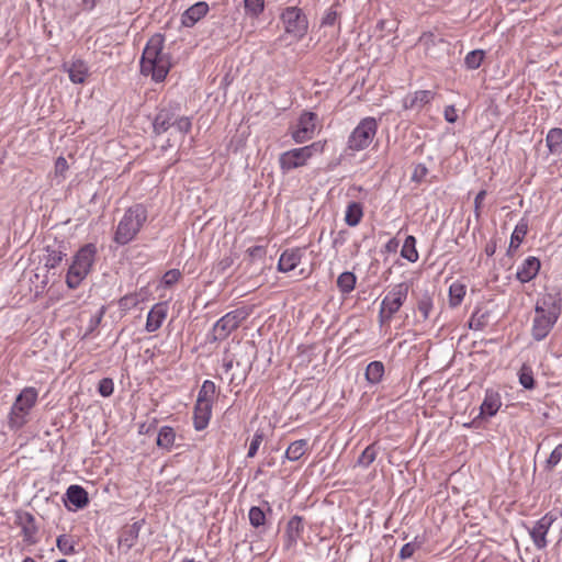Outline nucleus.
<instances>
[{"instance_id":"1","label":"nucleus","mask_w":562,"mask_h":562,"mask_svg":"<svg viewBox=\"0 0 562 562\" xmlns=\"http://www.w3.org/2000/svg\"><path fill=\"white\" fill-rule=\"evenodd\" d=\"M164 43V35L154 34L148 40L140 58V72L151 76L156 82L164 81L171 67L169 55L162 52Z\"/></svg>"},{"instance_id":"2","label":"nucleus","mask_w":562,"mask_h":562,"mask_svg":"<svg viewBox=\"0 0 562 562\" xmlns=\"http://www.w3.org/2000/svg\"><path fill=\"white\" fill-rule=\"evenodd\" d=\"M531 335L535 340L541 341L549 335L561 314V297L546 295L537 302Z\"/></svg>"},{"instance_id":"3","label":"nucleus","mask_w":562,"mask_h":562,"mask_svg":"<svg viewBox=\"0 0 562 562\" xmlns=\"http://www.w3.org/2000/svg\"><path fill=\"white\" fill-rule=\"evenodd\" d=\"M148 212L145 205L137 203L130 206L120 220L113 241L119 246H125L135 239L144 224L147 222Z\"/></svg>"},{"instance_id":"4","label":"nucleus","mask_w":562,"mask_h":562,"mask_svg":"<svg viewBox=\"0 0 562 562\" xmlns=\"http://www.w3.org/2000/svg\"><path fill=\"white\" fill-rule=\"evenodd\" d=\"M97 247L94 244L82 246L75 255L66 274V284L69 289H77L91 271L95 260Z\"/></svg>"},{"instance_id":"5","label":"nucleus","mask_w":562,"mask_h":562,"mask_svg":"<svg viewBox=\"0 0 562 562\" xmlns=\"http://www.w3.org/2000/svg\"><path fill=\"white\" fill-rule=\"evenodd\" d=\"M37 396L38 392L33 386L24 387L21 391L8 416V426L10 429L19 430L29 422V415L37 402Z\"/></svg>"},{"instance_id":"6","label":"nucleus","mask_w":562,"mask_h":562,"mask_svg":"<svg viewBox=\"0 0 562 562\" xmlns=\"http://www.w3.org/2000/svg\"><path fill=\"white\" fill-rule=\"evenodd\" d=\"M409 284L401 282L393 285L382 299L379 311V323L381 326L390 324L394 315L400 311L407 300Z\"/></svg>"},{"instance_id":"7","label":"nucleus","mask_w":562,"mask_h":562,"mask_svg":"<svg viewBox=\"0 0 562 562\" xmlns=\"http://www.w3.org/2000/svg\"><path fill=\"white\" fill-rule=\"evenodd\" d=\"M325 142H314L307 146L293 148L282 153L279 157L280 168L283 172L303 167L316 154L324 151Z\"/></svg>"},{"instance_id":"8","label":"nucleus","mask_w":562,"mask_h":562,"mask_svg":"<svg viewBox=\"0 0 562 562\" xmlns=\"http://www.w3.org/2000/svg\"><path fill=\"white\" fill-rule=\"evenodd\" d=\"M280 19L284 27V35L280 36L279 41H283L286 36H290L293 41L299 42L306 35L308 20L300 8H285Z\"/></svg>"},{"instance_id":"9","label":"nucleus","mask_w":562,"mask_h":562,"mask_svg":"<svg viewBox=\"0 0 562 562\" xmlns=\"http://www.w3.org/2000/svg\"><path fill=\"white\" fill-rule=\"evenodd\" d=\"M251 312V307L241 306L222 316L213 326L212 340L221 341L226 339L232 331L237 329L250 316Z\"/></svg>"},{"instance_id":"10","label":"nucleus","mask_w":562,"mask_h":562,"mask_svg":"<svg viewBox=\"0 0 562 562\" xmlns=\"http://www.w3.org/2000/svg\"><path fill=\"white\" fill-rule=\"evenodd\" d=\"M378 121L372 116L362 119L348 137V148L361 151L370 146L378 132Z\"/></svg>"},{"instance_id":"11","label":"nucleus","mask_w":562,"mask_h":562,"mask_svg":"<svg viewBox=\"0 0 562 562\" xmlns=\"http://www.w3.org/2000/svg\"><path fill=\"white\" fill-rule=\"evenodd\" d=\"M317 115L314 112H303L296 123L291 136L296 144H303L313 138L316 127Z\"/></svg>"},{"instance_id":"12","label":"nucleus","mask_w":562,"mask_h":562,"mask_svg":"<svg viewBox=\"0 0 562 562\" xmlns=\"http://www.w3.org/2000/svg\"><path fill=\"white\" fill-rule=\"evenodd\" d=\"M557 520V515L552 512L547 513L539 520H537L533 527L529 530V535L535 547L539 550L544 549L548 546L547 533L553 522Z\"/></svg>"},{"instance_id":"13","label":"nucleus","mask_w":562,"mask_h":562,"mask_svg":"<svg viewBox=\"0 0 562 562\" xmlns=\"http://www.w3.org/2000/svg\"><path fill=\"white\" fill-rule=\"evenodd\" d=\"M145 524L144 519L137 520L132 525L124 526L119 535V547L124 549L125 552L131 550L138 540L139 532Z\"/></svg>"},{"instance_id":"14","label":"nucleus","mask_w":562,"mask_h":562,"mask_svg":"<svg viewBox=\"0 0 562 562\" xmlns=\"http://www.w3.org/2000/svg\"><path fill=\"white\" fill-rule=\"evenodd\" d=\"M435 97L436 92L431 90L415 91L403 99V108L405 110H420L423 106L430 103Z\"/></svg>"},{"instance_id":"15","label":"nucleus","mask_w":562,"mask_h":562,"mask_svg":"<svg viewBox=\"0 0 562 562\" xmlns=\"http://www.w3.org/2000/svg\"><path fill=\"white\" fill-rule=\"evenodd\" d=\"M209 12V4L204 1H199L188 8L181 15V24L186 27H192Z\"/></svg>"},{"instance_id":"16","label":"nucleus","mask_w":562,"mask_h":562,"mask_svg":"<svg viewBox=\"0 0 562 562\" xmlns=\"http://www.w3.org/2000/svg\"><path fill=\"white\" fill-rule=\"evenodd\" d=\"M176 111L171 108H162L156 114L153 121V132L155 135H161L173 126Z\"/></svg>"},{"instance_id":"17","label":"nucleus","mask_w":562,"mask_h":562,"mask_svg":"<svg viewBox=\"0 0 562 562\" xmlns=\"http://www.w3.org/2000/svg\"><path fill=\"white\" fill-rule=\"evenodd\" d=\"M65 504H70L74 509H82L89 504V496L87 491L80 485H70L65 494Z\"/></svg>"},{"instance_id":"18","label":"nucleus","mask_w":562,"mask_h":562,"mask_svg":"<svg viewBox=\"0 0 562 562\" xmlns=\"http://www.w3.org/2000/svg\"><path fill=\"white\" fill-rule=\"evenodd\" d=\"M167 305L166 303H157L155 304L151 310L148 312L145 329L148 333H154L158 330L162 322L165 321L167 316Z\"/></svg>"},{"instance_id":"19","label":"nucleus","mask_w":562,"mask_h":562,"mask_svg":"<svg viewBox=\"0 0 562 562\" xmlns=\"http://www.w3.org/2000/svg\"><path fill=\"white\" fill-rule=\"evenodd\" d=\"M541 263L537 257L530 256L524 260L521 266L517 269L516 278L521 283L531 281L538 274Z\"/></svg>"},{"instance_id":"20","label":"nucleus","mask_w":562,"mask_h":562,"mask_svg":"<svg viewBox=\"0 0 562 562\" xmlns=\"http://www.w3.org/2000/svg\"><path fill=\"white\" fill-rule=\"evenodd\" d=\"M18 520H19L18 524L22 528V536H23L24 542H26L29 544L36 543V541H37L36 533H37L38 529L35 524L34 516L32 514L25 512L18 516Z\"/></svg>"},{"instance_id":"21","label":"nucleus","mask_w":562,"mask_h":562,"mask_svg":"<svg viewBox=\"0 0 562 562\" xmlns=\"http://www.w3.org/2000/svg\"><path fill=\"white\" fill-rule=\"evenodd\" d=\"M303 252L300 248L284 250L278 262V270L281 272H290L294 270L301 262Z\"/></svg>"},{"instance_id":"22","label":"nucleus","mask_w":562,"mask_h":562,"mask_svg":"<svg viewBox=\"0 0 562 562\" xmlns=\"http://www.w3.org/2000/svg\"><path fill=\"white\" fill-rule=\"evenodd\" d=\"M304 530L303 519L301 516H293L286 525L285 528V543L284 547L286 549L292 548L296 544L297 540L301 538L302 532Z\"/></svg>"},{"instance_id":"23","label":"nucleus","mask_w":562,"mask_h":562,"mask_svg":"<svg viewBox=\"0 0 562 562\" xmlns=\"http://www.w3.org/2000/svg\"><path fill=\"white\" fill-rule=\"evenodd\" d=\"M501 406L502 400L499 393L493 390H486L484 400L480 407V415L492 417L498 412Z\"/></svg>"},{"instance_id":"24","label":"nucleus","mask_w":562,"mask_h":562,"mask_svg":"<svg viewBox=\"0 0 562 562\" xmlns=\"http://www.w3.org/2000/svg\"><path fill=\"white\" fill-rule=\"evenodd\" d=\"M64 68L74 83H83L89 72V67L82 59L74 60L68 66L65 64Z\"/></svg>"},{"instance_id":"25","label":"nucleus","mask_w":562,"mask_h":562,"mask_svg":"<svg viewBox=\"0 0 562 562\" xmlns=\"http://www.w3.org/2000/svg\"><path fill=\"white\" fill-rule=\"evenodd\" d=\"M211 404L195 403L193 413V425L195 430L201 431L209 425L212 415Z\"/></svg>"},{"instance_id":"26","label":"nucleus","mask_w":562,"mask_h":562,"mask_svg":"<svg viewBox=\"0 0 562 562\" xmlns=\"http://www.w3.org/2000/svg\"><path fill=\"white\" fill-rule=\"evenodd\" d=\"M65 246L61 244L47 245L45 247V267L47 269H55L60 265L66 257Z\"/></svg>"},{"instance_id":"27","label":"nucleus","mask_w":562,"mask_h":562,"mask_svg":"<svg viewBox=\"0 0 562 562\" xmlns=\"http://www.w3.org/2000/svg\"><path fill=\"white\" fill-rule=\"evenodd\" d=\"M249 524L258 530V533L265 532L267 529L266 512L260 506H252L248 513Z\"/></svg>"},{"instance_id":"28","label":"nucleus","mask_w":562,"mask_h":562,"mask_svg":"<svg viewBox=\"0 0 562 562\" xmlns=\"http://www.w3.org/2000/svg\"><path fill=\"white\" fill-rule=\"evenodd\" d=\"M527 233H528V223H527V221H525L522 218L516 225V227H515V229H514V232L512 234L509 247H508V250H507L508 255H512V251L516 250L520 246V244L524 240V238L527 235Z\"/></svg>"},{"instance_id":"29","label":"nucleus","mask_w":562,"mask_h":562,"mask_svg":"<svg viewBox=\"0 0 562 562\" xmlns=\"http://www.w3.org/2000/svg\"><path fill=\"white\" fill-rule=\"evenodd\" d=\"M307 446L306 439L295 440L288 447L284 457L290 461H297L306 453Z\"/></svg>"},{"instance_id":"30","label":"nucleus","mask_w":562,"mask_h":562,"mask_svg":"<svg viewBox=\"0 0 562 562\" xmlns=\"http://www.w3.org/2000/svg\"><path fill=\"white\" fill-rule=\"evenodd\" d=\"M216 393V385L211 380H205L198 393L196 403L211 404L213 405Z\"/></svg>"},{"instance_id":"31","label":"nucleus","mask_w":562,"mask_h":562,"mask_svg":"<svg viewBox=\"0 0 562 562\" xmlns=\"http://www.w3.org/2000/svg\"><path fill=\"white\" fill-rule=\"evenodd\" d=\"M363 216V209L361 203L351 202L348 204L345 215L347 225L353 227L357 226Z\"/></svg>"},{"instance_id":"32","label":"nucleus","mask_w":562,"mask_h":562,"mask_svg":"<svg viewBox=\"0 0 562 562\" xmlns=\"http://www.w3.org/2000/svg\"><path fill=\"white\" fill-rule=\"evenodd\" d=\"M546 143H547V147L551 154L561 153L562 128H559V127L551 128L547 134Z\"/></svg>"},{"instance_id":"33","label":"nucleus","mask_w":562,"mask_h":562,"mask_svg":"<svg viewBox=\"0 0 562 562\" xmlns=\"http://www.w3.org/2000/svg\"><path fill=\"white\" fill-rule=\"evenodd\" d=\"M384 374V364L381 361H372L367 366L366 379L371 384L381 382Z\"/></svg>"},{"instance_id":"34","label":"nucleus","mask_w":562,"mask_h":562,"mask_svg":"<svg viewBox=\"0 0 562 562\" xmlns=\"http://www.w3.org/2000/svg\"><path fill=\"white\" fill-rule=\"evenodd\" d=\"M176 434L172 427L164 426L160 428L156 443L159 448L170 450L175 443Z\"/></svg>"},{"instance_id":"35","label":"nucleus","mask_w":562,"mask_h":562,"mask_svg":"<svg viewBox=\"0 0 562 562\" xmlns=\"http://www.w3.org/2000/svg\"><path fill=\"white\" fill-rule=\"evenodd\" d=\"M401 256L409 262H416L418 260V251L416 249V238L408 235L403 244Z\"/></svg>"},{"instance_id":"36","label":"nucleus","mask_w":562,"mask_h":562,"mask_svg":"<svg viewBox=\"0 0 562 562\" xmlns=\"http://www.w3.org/2000/svg\"><path fill=\"white\" fill-rule=\"evenodd\" d=\"M357 278L353 272L345 271L337 278V286L342 294L350 293L356 286Z\"/></svg>"},{"instance_id":"37","label":"nucleus","mask_w":562,"mask_h":562,"mask_svg":"<svg viewBox=\"0 0 562 562\" xmlns=\"http://www.w3.org/2000/svg\"><path fill=\"white\" fill-rule=\"evenodd\" d=\"M378 451H379V448H378L376 443L369 445L362 451V453L359 456V458L357 460V465L364 468V469L369 468V465L372 464L374 462V460L376 459Z\"/></svg>"},{"instance_id":"38","label":"nucleus","mask_w":562,"mask_h":562,"mask_svg":"<svg viewBox=\"0 0 562 562\" xmlns=\"http://www.w3.org/2000/svg\"><path fill=\"white\" fill-rule=\"evenodd\" d=\"M56 546L64 555H71L76 553V541L69 535H59L56 539Z\"/></svg>"},{"instance_id":"39","label":"nucleus","mask_w":562,"mask_h":562,"mask_svg":"<svg viewBox=\"0 0 562 562\" xmlns=\"http://www.w3.org/2000/svg\"><path fill=\"white\" fill-rule=\"evenodd\" d=\"M432 307H434L432 297L427 291L418 296L417 311L422 314L424 322L429 318Z\"/></svg>"},{"instance_id":"40","label":"nucleus","mask_w":562,"mask_h":562,"mask_svg":"<svg viewBox=\"0 0 562 562\" xmlns=\"http://www.w3.org/2000/svg\"><path fill=\"white\" fill-rule=\"evenodd\" d=\"M488 312H482L480 308H476L469 321V327L473 330H482L488 324Z\"/></svg>"},{"instance_id":"41","label":"nucleus","mask_w":562,"mask_h":562,"mask_svg":"<svg viewBox=\"0 0 562 562\" xmlns=\"http://www.w3.org/2000/svg\"><path fill=\"white\" fill-rule=\"evenodd\" d=\"M465 295V285L454 282L449 288V305L457 307L461 304Z\"/></svg>"},{"instance_id":"42","label":"nucleus","mask_w":562,"mask_h":562,"mask_svg":"<svg viewBox=\"0 0 562 562\" xmlns=\"http://www.w3.org/2000/svg\"><path fill=\"white\" fill-rule=\"evenodd\" d=\"M485 57V52L483 49H474L467 54L464 58V65L470 70L477 69Z\"/></svg>"},{"instance_id":"43","label":"nucleus","mask_w":562,"mask_h":562,"mask_svg":"<svg viewBox=\"0 0 562 562\" xmlns=\"http://www.w3.org/2000/svg\"><path fill=\"white\" fill-rule=\"evenodd\" d=\"M519 383L527 390H532L536 385L531 367L522 364L519 370Z\"/></svg>"},{"instance_id":"44","label":"nucleus","mask_w":562,"mask_h":562,"mask_svg":"<svg viewBox=\"0 0 562 562\" xmlns=\"http://www.w3.org/2000/svg\"><path fill=\"white\" fill-rule=\"evenodd\" d=\"M263 440H265L263 430L257 429L251 441H250L248 452H247V458H254L257 454L258 449Z\"/></svg>"},{"instance_id":"45","label":"nucleus","mask_w":562,"mask_h":562,"mask_svg":"<svg viewBox=\"0 0 562 562\" xmlns=\"http://www.w3.org/2000/svg\"><path fill=\"white\" fill-rule=\"evenodd\" d=\"M105 311H106V307L103 305L99 308V311L93 316H91V318L89 321L88 329H87L83 338H86L88 335L93 333L99 327V325L101 324L102 318L105 314Z\"/></svg>"},{"instance_id":"46","label":"nucleus","mask_w":562,"mask_h":562,"mask_svg":"<svg viewBox=\"0 0 562 562\" xmlns=\"http://www.w3.org/2000/svg\"><path fill=\"white\" fill-rule=\"evenodd\" d=\"M562 459V443L558 445L546 461V470L551 471Z\"/></svg>"},{"instance_id":"47","label":"nucleus","mask_w":562,"mask_h":562,"mask_svg":"<svg viewBox=\"0 0 562 562\" xmlns=\"http://www.w3.org/2000/svg\"><path fill=\"white\" fill-rule=\"evenodd\" d=\"M438 42H443V40L437 38L432 32H424L418 38V43L423 45L426 50H429Z\"/></svg>"},{"instance_id":"48","label":"nucleus","mask_w":562,"mask_h":562,"mask_svg":"<svg viewBox=\"0 0 562 562\" xmlns=\"http://www.w3.org/2000/svg\"><path fill=\"white\" fill-rule=\"evenodd\" d=\"M98 392L103 397L111 396L114 392L113 380L110 378H103L102 380H100L99 385H98Z\"/></svg>"},{"instance_id":"49","label":"nucleus","mask_w":562,"mask_h":562,"mask_svg":"<svg viewBox=\"0 0 562 562\" xmlns=\"http://www.w3.org/2000/svg\"><path fill=\"white\" fill-rule=\"evenodd\" d=\"M173 126L182 134H188L191 131L192 123L191 119L188 116H177L175 115Z\"/></svg>"},{"instance_id":"50","label":"nucleus","mask_w":562,"mask_h":562,"mask_svg":"<svg viewBox=\"0 0 562 562\" xmlns=\"http://www.w3.org/2000/svg\"><path fill=\"white\" fill-rule=\"evenodd\" d=\"M245 9L250 14L258 16L265 8V0H244Z\"/></svg>"},{"instance_id":"51","label":"nucleus","mask_w":562,"mask_h":562,"mask_svg":"<svg viewBox=\"0 0 562 562\" xmlns=\"http://www.w3.org/2000/svg\"><path fill=\"white\" fill-rule=\"evenodd\" d=\"M138 304L136 294H127L119 300V307L121 311H130Z\"/></svg>"},{"instance_id":"52","label":"nucleus","mask_w":562,"mask_h":562,"mask_svg":"<svg viewBox=\"0 0 562 562\" xmlns=\"http://www.w3.org/2000/svg\"><path fill=\"white\" fill-rule=\"evenodd\" d=\"M181 278V272L178 269H170L162 276V283L165 286L170 288L176 284Z\"/></svg>"},{"instance_id":"53","label":"nucleus","mask_w":562,"mask_h":562,"mask_svg":"<svg viewBox=\"0 0 562 562\" xmlns=\"http://www.w3.org/2000/svg\"><path fill=\"white\" fill-rule=\"evenodd\" d=\"M428 173V168L424 164H418L415 166L414 171L412 173V181L420 183L425 180Z\"/></svg>"},{"instance_id":"54","label":"nucleus","mask_w":562,"mask_h":562,"mask_svg":"<svg viewBox=\"0 0 562 562\" xmlns=\"http://www.w3.org/2000/svg\"><path fill=\"white\" fill-rule=\"evenodd\" d=\"M339 18L338 12L334 7H330L322 19L323 26H333Z\"/></svg>"},{"instance_id":"55","label":"nucleus","mask_w":562,"mask_h":562,"mask_svg":"<svg viewBox=\"0 0 562 562\" xmlns=\"http://www.w3.org/2000/svg\"><path fill=\"white\" fill-rule=\"evenodd\" d=\"M417 549H419V544H417L416 542H407L402 547L400 551V558L402 560L409 559L414 555Z\"/></svg>"},{"instance_id":"56","label":"nucleus","mask_w":562,"mask_h":562,"mask_svg":"<svg viewBox=\"0 0 562 562\" xmlns=\"http://www.w3.org/2000/svg\"><path fill=\"white\" fill-rule=\"evenodd\" d=\"M485 196H486V191L481 190L474 199V215H475L476 220H479L481 216V206H482V203H483Z\"/></svg>"},{"instance_id":"57","label":"nucleus","mask_w":562,"mask_h":562,"mask_svg":"<svg viewBox=\"0 0 562 562\" xmlns=\"http://www.w3.org/2000/svg\"><path fill=\"white\" fill-rule=\"evenodd\" d=\"M445 120L449 123H454L458 120V114L453 105H447L443 111Z\"/></svg>"},{"instance_id":"58","label":"nucleus","mask_w":562,"mask_h":562,"mask_svg":"<svg viewBox=\"0 0 562 562\" xmlns=\"http://www.w3.org/2000/svg\"><path fill=\"white\" fill-rule=\"evenodd\" d=\"M68 169V162L63 156L58 157L55 161L56 173L63 175Z\"/></svg>"},{"instance_id":"59","label":"nucleus","mask_w":562,"mask_h":562,"mask_svg":"<svg viewBox=\"0 0 562 562\" xmlns=\"http://www.w3.org/2000/svg\"><path fill=\"white\" fill-rule=\"evenodd\" d=\"M265 252L263 247L261 246H254L248 249V254L251 257L262 256Z\"/></svg>"},{"instance_id":"60","label":"nucleus","mask_w":562,"mask_h":562,"mask_svg":"<svg viewBox=\"0 0 562 562\" xmlns=\"http://www.w3.org/2000/svg\"><path fill=\"white\" fill-rule=\"evenodd\" d=\"M484 251H485L486 256L492 257L495 254V251H496V243L495 241H490L485 246Z\"/></svg>"},{"instance_id":"61","label":"nucleus","mask_w":562,"mask_h":562,"mask_svg":"<svg viewBox=\"0 0 562 562\" xmlns=\"http://www.w3.org/2000/svg\"><path fill=\"white\" fill-rule=\"evenodd\" d=\"M233 361L232 360H228V361H225L223 367L225 369L226 372L231 371L233 369Z\"/></svg>"},{"instance_id":"62","label":"nucleus","mask_w":562,"mask_h":562,"mask_svg":"<svg viewBox=\"0 0 562 562\" xmlns=\"http://www.w3.org/2000/svg\"><path fill=\"white\" fill-rule=\"evenodd\" d=\"M98 0H83L86 5H89L90 9H93L97 4Z\"/></svg>"},{"instance_id":"63","label":"nucleus","mask_w":562,"mask_h":562,"mask_svg":"<svg viewBox=\"0 0 562 562\" xmlns=\"http://www.w3.org/2000/svg\"><path fill=\"white\" fill-rule=\"evenodd\" d=\"M22 562H35V560L31 557H26Z\"/></svg>"},{"instance_id":"64","label":"nucleus","mask_w":562,"mask_h":562,"mask_svg":"<svg viewBox=\"0 0 562 562\" xmlns=\"http://www.w3.org/2000/svg\"><path fill=\"white\" fill-rule=\"evenodd\" d=\"M263 505L267 507V510H268L269 513H271V512H272V509H271V507H270V505H269V503H268V502H263Z\"/></svg>"}]
</instances>
